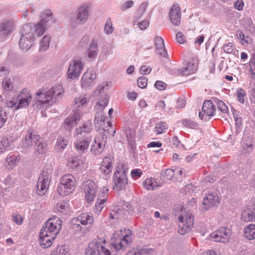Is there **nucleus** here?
<instances>
[{
  "mask_svg": "<svg viewBox=\"0 0 255 255\" xmlns=\"http://www.w3.org/2000/svg\"><path fill=\"white\" fill-rule=\"evenodd\" d=\"M84 65L81 58L74 59L69 66L67 72L68 78L70 79H78L82 73Z\"/></svg>",
  "mask_w": 255,
  "mask_h": 255,
  "instance_id": "nucleus-10",
  "label": "nucleus"
},
{
  "mask_svg": "<svg viewBox=\"0 0 255 255\" xmlns=\"http://www.w3.org/2000/svg\"><path fill=\"white\" fill-rule=\"evenodd\" d=\"M90 137H85L83 139H77V141L75 142V145L77 151L79 154H82L87 152L89 145V142L91 141Z\"/></svg>",
  "mask_w": 255,
  "mask_h": 255,
  "instance_id": "nucleus-22",
  "label": "nucleus"
},
{
  "mask_svg": "<svg viewBox=\"0 0 255 255\" xmlns=\"http://www.w3.org/2000/svg\"><path fill=\"white\" fill-rule=\"evenodd\" d=\"M120 239L119 243H114L112 245L113 250L110 251L105 248L101 243L93 241L89 243L88 248L86 249V255H118L122 254L131 242V233L130 230Z\"/></svg>",
  "mask_w": 255,
  "mask_h": 255,
  "instance_id": "nucleus-1",
  "label": "nucleus"
},
{
  "mask_svg": "<svg viewBox=\"0 0 255 255\" xmlns=\"http://www.w3.org/2000/svg\"><path fill=\"white\" fill-rule=\"evenodd\" d=\"M96 73L94 70L88 71L84 73L81 79L82 87L85 90L90 89L94 84Z\"/></svg>",
  "mask_w": 255,
  "mask_h": 255,
  "instance_id": "nucleus-17",
  "label": "nucleus"
},
{
  "mask_svg": "<svg viewBox=\"0 0 255 255\" xmlns=\"http://www.w3.org/2000/svg\"><path fill=\"white\" fill-rule=\"evenodd\" d=\"M123 211L118 208H114L111 212L109 217L111 219H118Z\"/></svg>",
  "mask_w": 255,
  "mask_h": 255,
  "instance_id": "nucleus-47",
  "label": "nucleus"
},
{
  "mask_svg": "<svg viewBox=\"0 0 255 255\" xmlns=\"http://www.w3.org/2000/svg\"><path fill=\"white\" fill-rule=\"evenodd\" d=\"M106 138L103 135L97 136L95 138L91 148V151L94 154L99 155L102 152L107 142Z\"/></svg>",
  "mask_w": 255,
  "mask_h": 255,
  "instance_id": "nucleus-16",
  "label": "nucleus"
},
{
  "mask_svg": "<svg viewBox=\"0 0 255 255\" xmlns=\"http://www.w3.org/2000/svg\"><path fill=\"white\" fill-rule=\"evenodd\" d=\"M50 41V37L49 35L44 36L40 43V51H45L49 47Z\"/></svg>",
  "mask_w": 255,
  "mask_h": 255,
  "instance_id": "nucleus-40",
  "label": "nucleus"
},
{
  "mask_svg": "<svg viewBox=\"0 0 255 255\" xmlns=\"http://www.w3.org/2000/svg\"><path fill=\"white\" fill-rule=\"evenodd\" d=\"M77 220L83 226L91 225L94 222L93 217L86 213L79 215L77 217Z\"/></svg>",
  "mask_w": 255,
  "mask_h": 255,
  "instance_id": "nucleus-27",
  "label": "nucleus"
},
{
  "mask_svg": "<svg viewBox=\"0 0 255 255\" xmlns=\"http://www.w3.org/2000/svg\"><path fill=\"white\" fill-rule=\"evenodd\" d=\"M52 240L51 236H50V234H48L47 236L41 237L40 233L39 234V244L41 247L43 249H46L50 247L52 244Z\"/></svg>",
  "mask_w": 255,
  "mask_h": 255,
  "instance_id": "nucleus-35",
  "label": "nucleus"
},
{
  "mask_svg": "<svg viewBox=\"0 0 255 255\" xmlns=\"http://www.w3.org/2000/svg\"><path fill=\"white\" fill-rule=\"evenodd\" d=\"M51 255H70V253L68 248L65 246H61L52 252Z\"/></svg>",
  "mask_w": 255,
  "mask_h": 255,
  "instance_id": "nucleus-43",
  "label": "nucleus"
},
{
  "mask_svg": "<svg viewBox=\"0 0 255 255\" xmlns=\"http://www.w3.org/2000/svg\"><path fill=\"white\" fill-rule=\"evenodd\" d=\"M114 30L112 21L111 18H108L105 25L104 31L107 34H111Z\"/></svg>",
  "mask_w": 255,
  "mask_h": 255,
  "instance_id": "nucleus-48",
  "label": "nucleus"
},
{
  "mask_svg": "<svg viewBox=\"0 0 255 255\" xmlns=\"http://www.w3.org/2000/svg\"><path fill=\"white\" fill-rule=\"evenodd\" d=\"M171 22L178 26L180 23L181 20V10L179 6L173 5L169 13Z\"/></svg>",
  "mask_w": 255,
  "mask_h": 255,
  "instance_id": "nucleus-21",
  "label": "nucleus"
},
{
  "mask_svg": "<svg viewBox=\"0 0 255 255\" xmlns=\"http://www.w3.org/2000/svg\"><path fill=\"white\" fill-rule=\"evenodd\" d=\"M231 235L230 230L222 227L211 233L210 237L214 242L226 243L230 240Z\"/></svg>",
  "mask_w": 255,
  "mask_h": 255,
  "instance_id": "nucleus-11",
  "label": "nucleus"
},
{
  "mask_svg": "<svg viewBox=\"0 0 255 255\" xmlns=\"http://www.w3.org/2000/svg\"><path fill=\"white\" fill-rule=\"evenodd\" d=\"M167 128V127L166 123L160 122L156 124L154 131L157 134H161L165 132Z\"/></svg>",
  "mask_w": 255,
  "mask_h": 255,
  "instance_id": "nucleus-41",
  "label": "nucleus"
},
{
  "mask_svg": "<svg viewBox=\"0 0 255 255\" xmlns=\"http://www.w3.org/2000/svg\"><path fill=\"white\" fill-rule=\"evenodd\" d=\"M166 85L164 82L161 81H157L154 84L155 87L159 90H164L165 88Z\"/></svg>",
  "mask_w": 255,
  "mask_h": 255,
  "instance_id": "nucleus-64",
  "label": "nucleus"
},
{
  "mask_svg": "<svg viewBox=\"0 0 255 255\" xmlns=\"http://www.w3.org/2000/svg\"><path fill=\"white\" fill-rule=\"evenodd\" d=\"M253 213L251 211H245L242 213V217L246 222L253 221Z\"/></svg>",
  "mask_w": 255,
  "mask_h": 255,
  "instance_id": "nucleus-50",
  "label": "nucleus"
},
{
  "mask_svg": "<svg viewBox=\"0 0 255 255\" xmlns=\"http://www.w3.org/2000/svg\"><path fill=\"white\" fill-rule=\"evenodd\" d=\"M128 169L123 164L117 167L113 177V189L117 191L125 190L128 184Z\"/></svg>",
  "mask_w": 255,
  "mask_h": 255,
  "instance_id": "nucleus-4",
  "label": "nucleus"
},
{
  "mask_svg": "<svg viewBox=\"0 0 255 255\" xmlns=\"http://www.w3.org/2000/svg\"><path fill=\"white\" fill-rule=\"evenodd\" d=\"M182 124L185 127L192 129H196L198 127V124L196 122L188 119L183 120Z\"/></svg>",
  "mask_w": 255,
  "mask_h": 255,
  "instance_id": "nucleus-46",
  "label": "nucleus"
},
{
  "mask_svg": "<svg viewBox=\"0 0 255 255\" xmlns=\"http://www.w3.org/2000/svg\"><path fill=\"white\" fill-rule=\"evenodd\" d=\"M12 221L18 225H21L23 222V217L18 212L11 215Z\"/></svg>",
  "mask_w": 255,
  "mask_h": 255,
  "instance_id": "nucleus-44",
  "label": "nucleus"
},
{
  "mask_svg": "<svg viewBox=\"0 0 255 255\" xmlns=\"http://www.w3.org/2000/svg\"><path fill=\"white\" fill-rule=\"evenodd\" d=\"M48 186V184L44 182H39V180L38 179L34 192L37 195L43 196L46 193Z\"/></svg>",
  "mask_w": 255,
  "mask_h": 255,
  "instance_id": "nucleus-32",
  "label": "nucleus"
},
{
  "mask_svg": "<svg viewBox=\"0 0 255 255\" xmlns=\"http://www.w3.org/2000/svg\"><path fill=\"white\" fill-rule=\"evenodd\" d=\"M142 174V170L140 169H134L131 171V177L134 179L139 178Z\"/></svg>",
  "mask_w": 255,
  "mask_h": 255,
  "instance_id": "nucleus-56",
  "label": "nucleus"
},
{
  "mask_svg": "<svg viewBox=\"0 0 255 255\" xmlns=\"http://www.w3.org/2000/svg\"><path fill=\"white\" fill-rule=\"evenodd\" d=\"M126 132L128 144L131 146L132 148L133 149L135 145V131L133 129L128 128L126 129Z\"/></svg>",
  "mask_w": 255,
  "mask_h": 255,
  "instance_id": "nucleus-36",
  "label": "nucleus"
},
{
  "mask_svg": "<svg viewBox=\"0 0 255 255\" xmlns=\"http://www.w3.org/2000/svg\"><path fill=\"white\" fill-rule=\"evenodd\" d=\"M138 25L141 30L146 29L149 26V22L147 20H142L138 23Z\"/></svg>",
  "mask_w": 255,
  "mask_h": 255,
  "instance_id": "nucleus-63",
  "label": "nucleus"
},
{
  "mask_svg": "<svg viewBox=\"0 0 255 255\" xmlns=\"http://www.w3.org/2000/svg\"><path fill=\"white\" fill-rule=\"evenodd\" d=\"M108 189H105V188L104 187L103 191L98 194L97 201L95 204V213L99 214L106 206L108 196Z\"/></svg>",
  "mask_w": 255,
  "mask_h": 255,
  "instance_id": "nucleus-20",
  "label": "nucleus"
},
{
  "mask_svg": "<svg viewBox=\"0 0 255 255\" xmlns=\"http://www.w3.org/2000/svg\"><path fill=\"white\" fill-rule=\"evenodd\" d=\"M105 88V87L104 85H99L97 89L94 91L93 93V96L94 97H101L97 105L100 107H101L102 109H104L106 107L109 102V98L104 91Z\"/></svg>",
  "mask_w": 255,
  "mask_h": 255,
  "instance_id": "nucleus-19",
  "label": "nucleus"
},
{
  "mask_svg": "<svg viewBox=\"0 0 255 255\" xmlns=\"http://www.w3.org/2000/svg\"><path fill=\"white\" fill-rule=\"evenodd\" d=\"M147 5L148 4L147 2H143L141 4V5L137 9V13L138 15H139V17H140L141 15L145 11Z\"/></svg>",
  "mask_w": 255,
  "mask_h": 255,
  "instance_id": "nucleus-60",
  "label": "nucleus"
},
{
  "mask_svg": "<svg viewBox=\"0 0 255 255\" xmlns=\"http://www.w3.org/2000/svg\"><path fill=\"white\" fill-rule=\"evenodd\" d=\"M80 222L77 220V217L73 218L71 221V226L72 228L76 231H80L82 230V227L81 226Z\"/></svg>",
  "mask_w": 255,
  "mask_h": 255,
  "instance_id": "nucleus-51",
  "label": "nucleus"
},
{
  "mask_svg": "<svg viewBox=\"0 0 255 255\" xmlns=\"http://www.w3.org/2000/svg\"><path fill=\"white\" fill-rule=\"evenodd\" d=\"M255 147L254 142H253L250 137L245 138L243 144V152L244 154H250Z\"/></svg>",
  "mask_w": 255,
  "mask_h": 255,
  "instance_id": "nucleus-28",
  "label": "nucleus"
},
{
  "mask_svg": "<svg viewBox=\"0 0 255 255\" xmlns=\"http://www.w3.org/2000/svg\"><path fill=\"white\" fill-rule=\"evenodd\" d=\"M62 221L58 218L49 219L40 231L41 237L47 236L50 234L51 238L54 240L62 227Z\"/></svg>",
  "mask_w": 255,
  "mask_h": 255,
  "instance_id": "nucleus-5",
  "label": "nucleus"
},
{
  "mask_svg": "<svg viewBox=\"0 0 255 255\" xmlns=\"http://www.w3.org/2000/svg\"><path fill=\"white\" fill-rule=\"evenodd\" d=\"M98 187L95 183L90 180L85 182L84 191L85 194V199L88 203L94 201L97 192Z\"/></svg>",
  "mask_w": 255,
  "mask_h": 255,
  "instance_id": "nucleus-13",
  "label": "nucleus"
},
{
  "mask_svg": "<svg viewBox=\"0 0 255 255\" xmlns=\"http://www.w3.org/2000/svg\"><path fill=\"white\" fill-rule=\"evenodd\" d=\"M41 36V34H37L30 25H24L21 30V37L19 41L20 49L24 52L27 51L32 46L33 41Z\"/></svg>",
  "mask_w": 255,
  "mask_h": 255,
  "instance_id": "nucleus-3",
  "label": "nucleus"
},
{
  "mask_svg": "<svg viewBox=\"0 0 255 255\" xmlns=\"http://www.w3.org/2000/svg\"><path fill=\"white\" fill-rule=\"evenodd\" d=\"M219 203V198L216 193H206V196L203 198L202 209L204 211L207 210L210 208L217 206Z\"/></svg>",
  "mask_w": 255,
  "mask_h": 255,
  "instance_id": "nucleus-14",
  "label": "nucleus"
},
{
  "mask_svg": "<svg viewBox=\"0 0 255 255\" xmlns=\"http://www.w3.org/2000/svg\"><path fill=\"white\" fill-rule=\"evenodd\" d=\"M76 180L71 174L64 175L57 186V192L61 196H66L74 190Z\"/></svg>",
  "mask_w": 255,
  "mask_h": 255,
  "instance_id": "nucleus-6",
  "label": "nucleus"
},
{
  "mask_svg": "<svg viewBox=\"0 0 255 255\" xmlns=\"http://www.w3.org/2000/svg\"><path fill=\"white\" fill-rule=\"evenodd\" d=\"M90 38L89 36L85 35L80 41L79 46L81 47H84L86 46L89 43Z\"/></svg>",
  "mask_w": 255,
  "mask_h": 255,
  "instance_id": "nucleus-59",
  "label": "nucleus"
},
{
  "mask_svg": "<svg viewBox=\"0 0 255 255\" xmlns=\"http://www.w3.org/2000/svg\"><path fill=\"white\" fill-rule=\"evenodd\" d=\"M223 50L227 53H231L234 50V46L232 43H228L224 45Z\"/></svg>",
  "mask_w": 255,
  "mask_h": 255,
  "instance_id": "nucleus-58",
  "label": "nucleus"
},
{
  "mask_svg": "<svg viewBox=\"0 0 255 255\" xmlns=\"http://www.w3.org/2000/svg\"><path fill=\"white\" fill-rule=\"evenodd\" d=\"M98 43L95 39H93L86 52V56L89 60L92 61L96 58L98 54Z\"/></svg>",
  "mask_w": 255,
  "mask_h": 255,
  "instance_id": "nucleus-24",
  "label": "nucleus"
},
{
  "mask_svg": "<svg viewBox=\"0 0 255 255\" xmlns=\"http://www.w3.org/2000/svg\"><path fill=\"white\" fill-rule=\"evenodd\" d=\"M79 117V113L78 112V111L74 113L73 116L67 117L64 123L65 128L68 131H71L73 128V125L74 124L75 122L76 121L80 120Z\"/></svg>",
  "mask_w": 255,
  "mask_h": 255,
  "instance_id": "nucleus-26",
  "label": "nucleus"
},
{
  "mask_svg": "<svg viewBox=\"0 0 255 255\" xmlns=\"http://www.w3.org/2000/svg\"><path fill=\"white\" fill-rule=\"evenodd\" d=\"M154 43L158 53L163 57L167 58L168 53L165 48L163 39L160 36L154 38Z\"/></svg>",
  "mask_w": 255,
  "mask_h": 255,
  "instance_id": "nucleus-23",
  "label": "nucleus"
},
{
  "mask_svg": "<svg viewBox=\"0 0 255 255\" xmlns=\"http://www.w3.org/2000/svg\"><path fill=\"white\" fill-rule=\"evenodd\" d=\"M89 6L87 4H83L77 10L71 14L70 20L72 24H82L85 23L89 15Z\"/></svg>",
  "mask_w": 255,
  "mask_h": 255,
  "instance_id": "nucleus-9",
  "label": "nucleus"
},
{
  "mask_svg": "<svg viewBox=\"0 0 255 255\" xmlns=\"http://www.w3.org/2000/svg\"><path fill=\"white\" fill-rule=\"evenodd\" d=\"M63 93V87L61 85L53 86L45 92L39 90L34 98L35 101L33 106L38 109H41L43 105L49 103L52 100V104L62 98Z\"/></svg>",
  "mask_w": 255,
  "mask_h": 255,
  "instance_id": "nucleus-2",
  "label": "nucleus"
},
{
  "mask_svg": "<svg viewBox=\"0 0 255 255\" xmlns=\"http://www.w3.org/2000/svg\"><path fill=\"white\" fill-rule=\"evenodd\" d=\"M2 86L5 90L9 91L12 89L13 86L9 78H5L2 81Z\"/></svg>",
  "mask_w": 255,
  "mask_h": 255,
  "instance_id": "nucleus-54",
  "label": "nucleus"
},
{
  "mask_svg": "<svg viewBox=\"0 0 255 255\" xmlns=\"http://www.w3.org/2000/svg\"><path fill=\"white\" fill-rule=\"evenodd\" d=\"M92 122L90 121H88L85 122L82 126L78 128L75 129V133L76 135L82 134L83 132H89L92 129Z\"/></svg>",
  "mask_w": 255,
  "mask_h": 255,
  "instance_id": "nucleus-34",
  "label": "nucleus"
},
{
  "mask_svg": "<svg viewBox=\"0 0 255 255\" xmlns=\"http://www.w3.org/2000/svg\"><path fill=\"white\" fill-rule=\"evenodd\" d=\"M202 110L204 114H202L201 112H199V117L200 119L203 120L204 115H206L205 117V120L207 121L209 119V117L213 116L215 115L216 106L214 105L213 102L211 100H207L204 102L202 106Z\"/></svg>",
  "mask_w": 255,
  "mask_h": 255,
  "instance_id": "nucleus-15",
  "label": "nucleus"
},
{
  "mask_svg": "<svg viewBox=\"0 0 255 255\" xmlns=\"http://www.w3.org/2000/svg\"><path fill=\"white\" fill-rule=\"evenodd\" d=\"M108 126L106 127L103 128L102 129L104 131H107L109 134H111V136L113 137L116 133L115 129L112 127L111 123H108Z\"/></svg>",
  "mask_w": 255,
  "mask_h": 255,
  "instance_id": "nucleus-55",
  "label": "nucleus"
},
{
  "mask_svg": "<svg viewBox=\"0 0 255 255\" xmlns=\"http://www.w3.org/2000/svg\"><path fill=\"white\" fill-rule=\"evenodd\" d=\"M176 40L180 44L184 43L186 42L185 37L182 32H178L176 34Z\"/></svg>",
  "mask_w": 255,
  "mask_h": 255,
  "instance_id": "nucleus-61",
  "label": "nucleus"
},
{
  "mask_svg": "<svg viewBox=\"0 0 255 255\" xmlns=\"http://www.w3.org/2000/svg\"><path fill=\"white\" fill-rule=\"evenodd\" d=\"M38 144L34 145L35 151L39 154H44L48 150L47 144L45 141H41L39 142Z\"/></svg>",
  "mask_w": 255,
  "mask_h": 255,
  "instance_id": "nucleus-39",
  "label": "nucleus"
},
{
  "mask_svg": "<svg viewBox=\"0 0 255 255\" xmlns=\"http://www.w3.org/2000/svg\"><path fill=\"white\" fill-rule=\"evenodd\" d=\"M69 143V140L65 137L60 136L57 139L56 149L59 152L63 151Z\"/></svg>",
  "mask_w": 255,
  "mask_h": 255,
  "instance_id": "nucleus-37",
  "label": "nucleus"
},
{
  "mask_svg": "<svg viewBox=\"0 0 255 255\" xmlns=\"http://www.w3.org/2000/svg\"><path fill=\"white\" fill-rule=\"evenodd\" d=\"M197 64L192 62L187 63L186 66L182 68L181 73L183 75H188L194 73L197 70Z\"/></svg>",
  "mask_w": 255,
  "mask_h": 255,
  "instance_id": "nucleus-31",
  "label": "nucleus"
},
{
  "mask_svg": "<svg viewBox=\"0 0 255 255\" xmlns=\"http://www.w3.org/2000/svg\"><path fill=\"white\" fill-rule=\"evenodd\" d=\"M194 216L188 211L184 215L179 217L178 233L184 235L192 229L194 223Z\"/></svg>",
  "mask_w": 255,
  "mask_h": 255,
  "instance_id": "nucleus-8",
  "label": "nucleus"
},
{
  "mask_svg": "<svg viewBox=\"0 0 255 255\" xmlns=\"http://www.w3.org/2000/svg\"><path fill=\"white\" fill-rule=\"evenodd\" d=\"M217 106L218 110L223 113L226 114L228 113V108L222 101L217 100Z\"/></svg>",
  "mask_w": 255,
  "mask_h": 255,
  "instance_id": "nucleus-49",
  "label": "nucleus"
},
{
  "mask_svg": "<svg viewBox=\"0 0 255 255\" xmlns=\"http://www.w3.org/2000/svg\"><path fill=\"white\" fill-rule=\"evenodd\" d=\"M19 157L14 155H11L7 157L6 161L8 163H11L12 165L15 164L18 162Z\"/></svg>",
  "mask_w": 255,
  "mask_h": 255,
  "instance_id": "nucleus-62",
  "label": "nucleus"
},
{
  "mask_svg": "<svg viewBox=\"0 0 255 255\" xmlns=\"http://www.w3.org/2000/svg\"><path fill=\"white\" fill-rule=\"evenodd\" d=\"M51 175L52 170L44 168L39 177V182H43L49 185L51 181Z\"/></svg>",
  "mask_w": 255,
  "mask_h": 255,
  "instance_id": "nucleus-30",
  "label": "nucleus"
},
{
  "mask_svg": "<svg viewBox=\"0 0 255 255\" xmlns=\"http://www.w3.org/2000/svg\"><path fill=\"white\" fill-rule=\"evenodd\" d=\"M233 114L237 126L241 125V118L240 116V112L235 109L233 110Z\"/></svg>",
  "mask_w": 255,
  "mask_h": 255,
  "instance_id": "nucleus-57",
  "label": "nucleus"
},
{
  "mask_svg": "<svg viewBox=\"0 0 255 255\" xmlns=\"http://www.w3.org/2000/svg\"><path fill=\"white\" fill-rule=\"evenodd\" d=\"M174 175V171L169 168L160 173V178L162 182L165 183L168 181H171L173 178Z\"/></svg>",
  "mask_w": 255,
  "mask_h": 255,
  "instance_id": "nucleus-33",
  "label": "nucleus"
},
{
  "mask_svg": "<svg viewBox=\"0 0 255 255\" xmlns=\"http://www.w3.org/2000/svg\"><path fill=\"white\" fill-rule=\"evenodd\" d=\"M56 207L58 212L62 213L68 207V203L65 201H60L56 204Z\"/></svg>",
  "mask_w": 255,
  "mask_h": 255,
  "instance_id": "nucleus-53",
  "label": "nucleus"
},
{
  "mask_svg": "<svg viewBox=\"0 0 255 255\" xmlns=\"http://www.w3.org/2000/svg\"><path fill=\"white\" fill-rule=\"evenodd\" d=\"M17 99L19 102L15 107L16 110L27 107L31 102L32 97L29 92H27L26 90H23L19 94Z\"/></svg>",
  "mask_w": 255,
  "mask_h": 255,
  "instance_id": "nucleus-18",
  "label": "nucleus"
},
{
  "mask_svg": "<svg viewBox=\"0 0 255 255\" xmlns=\"http://www.w3.org/2000/svg\"><path fill=\"white\" fill-rule=\"evenodd\" d=\"M113 169L112 159L110 157H105L102 163L100 170L104 175H108Z\"/></svg>",
  "mask_w": 255,
  "mask_h": 255,
  "instance_id": "nucleus-25",
  "label": "nucleus"
},
{
  "mask_svg": "<svg viewBox=\"0 0 255 255\" xmlns=\"http://www.w3.org/2000/svg\"><path fill=\"white\" fill-rule=\"evenodd\" d=\"M245 236L249 240L255 239V225H250L245 228Z\"/></svg>",
  "mask_w": 255,
  "mask_h": 255,
  "instance_id": "nucleus-38",
  "label": "nucleus"
},
{
  "mask_svg": "<svg viewBox=\"0 0 255 255\" xmlns=\"http://www.w3.org/2000/svg\"><path fill=\"white\" fill-rule=\"evenodd\" d=\"M39 139V135L37 134L32 128H29L27 131L24 141L23 142V145L24 146L25 151H27L32 146L36 145Z\"/></svg>",
  "mask_w": 255,
  "mask_h": 255,
  "instance_id": "nucleus-12",
  "label": "nucleus"
},
{
  "mask_svg": "<svg viewBox=\"0 0 255 255\" xmlns=\"http://www.w3.org/2000/svg\"><path fill=\"white\" fill-rule=\"evenodd\" d=\"M8 114L4 108L0 110V128H1L6 121V116Z\"/></svg>",
  "mask_w": 255,
  "mask_h": 255,
  "instance_id": "nucleus-45",
  "label": "nucleus"
},
{
  "mask_svg": "<svg viewBox=\"0 0 255 255\" xmlns=\"http://www.w3.org/2000/svg\"><path fill=\"white\" fill-rule=\"evenodd\" d=\"M81 163H82V161L80 160L79 156H76L71 158V159L69 160L68 165L71 168L75 169Z\"/></svg>",
  "mask_w": 255,
  "mask_h": 255,
  "instance_id": "nucleus-42",
  "label": "nucleus"
},
{
  "mask_svg": "<svg viewBox=\"0 0 255 255\" xmlns=\"http://www.w3.org/2000/svg\"><path fill=\"white\" fill-rule=\"evenodd\" d=\"M40 17L41 20L36 24L28 23V24L36 31L37 34L42 35L52 22L53 14L50 10L47 9L41 14Z\"/></svg>",
  "mask_w": 255,
  "mask_h": 255,
  "instance_id": "nucleus-7",
  "label": "nucleus"
},
{
  "mask_svg": "<svg viewBox=\"0 0 255 255\" xmlns=\"http://www.w3.org/2000/svg\"><path fill=\"white\" fill-rule=\"evenodd\" d=\"M147 79L144 76H141L138 78L137 83L138 86L141 88H144L147 84Z\"/></svg>",
  "mask_w": 255,
  "mask_h": 255,
  "instance_id": "nucleus-52",
  "label": "nucleus"
},
{
  "mask_svg": "<svg viewBox=\"0 0 255 255\" xmlns=\"http://www.w3.org/2000/svg\"><path fill=\"white\" fill-rule=\"evenodd\" d=\"M13 29V23L10 21L4 22L0 25V35L6 36Z\"/></svg>",
  "mask_w": 255,
  "mask_h": 255,
  "instance_id": "nucleus-29",
  "label": "nucleus"
}]
</instances>
